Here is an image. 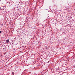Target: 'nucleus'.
Wrapping results in <instances>:
<instances>
[{
	"instance_id": "obj_3",
	"label": "nucleus",
	"mask_w": 75,
	"mask_h": 75,
	"mask_svg": "<svg viewBox=\"0 0 75 75\" xmlns=\"http://www.w3.org/2000/svg\"><path fill=\"white\" fill-rule=\"evenodd\" d=\"M1 31H0V34H1Z\"/></svg>"
},
{
	"instance_id": "obj_4",
	"label": "nucleus",
	"mask_w": 75,
	"mask_h": 75,
	"mask_svg": "<svg viewBox=\"0 0 75 75\" xmlns=\"http://www.w3.org/2000/svg\"><path fill=\"white\" fill-rule=\"evenodd\" d=\"M1 27H3V25H1Z\"/></svg>"
},
{
	"instance_id": "obj_2",
	"label": "nucleus",
	"mask_w": 75,
	"mask_h": 75,
	"mask_svg": "<svg viewBox=\"0 0 75 75\" xmlns=\"http://www.w3.org/2000/svg\"><path fill=\"white\" fill-rule=\"evenodd\" d=\"M12 74L13 75H14V72H12Z\"/></svg>"
},
{
	"instance_id": "obj_1",
	"label": "nucleus",
	"mask_w": 75,
	"mask_h": 75,
	"mask_svg": "<svg viewBox=\"0 0 75 75\" xmlns=\"http://www.w3.org/2000/svg\"><path fill=\"white\" fill-rule=\"evenodd\" d=\"M6 43H8V42H9V40L8 39L6 40Z\"/></svg>"
}]
</instances>
